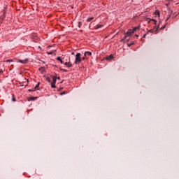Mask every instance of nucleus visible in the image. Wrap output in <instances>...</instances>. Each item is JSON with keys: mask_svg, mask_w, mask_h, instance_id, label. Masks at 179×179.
<instances>
[{"mask_svg": "<svg viewBox=\"0 0 179 179\" xmlns=\"http://www.w3.org/2000/svg\"><path fill=\"white\" fill-rule=\"evenodd\" d=\"M127 41H129V39H128Z\"/></svg>", "mask_w": 179, "mask_h": 179, "instance_id": "obj_30", "label": "nucleus"}, {"mask_svg": "<svg viewBox=\"0 0 179 179\" xmlns=\"http://www.w3.org/2000/svg\"><path fill=\"white\" fill-rule=\"evenodd\" d=\"M57 79H58V80H59V79H60V78H59V77H58V78H57Z\"/></svg>", "mask_w": 179, "mask_h": 179, "instance_id": "obj_28", "label": "nucleus"}, {"mask_svg": "<svg viewBox=\"0 0 179 179\" xmlns=\"http://www.w3.org/2000/svg\"><path fill=\"white\" fill-rule=\"evenodd\" d=\"M64 65L66 66H67V68H72V66H73V65H72V64L71 63V62H66L65 63H64Z\"/></svg>", "mask_w": 179, "mask_h": 179, "instance_id": "obj_5", "label": "nucleus"}, {"mask_svg": "<svg viewBox=\"0 0 179 179\" xmlns=\"http://www.w3.org/2000/svg\"><path fill=\"white\" fill-rule=\"evenodd\" d=\"M132 30H133V31L134 33V31H136V30H139V27H134Z\"/></svg>", "mask_w": 179, "mask_h": 179, "instance_id": "obj_11", "label": "nucleus"}, {"mask_svg": "<svg viewBox=\"0 0 179 179\" xmlns=\"http://www.w3.org/2000/svg\"><path fill=\"white\" fill-rule=\"evenodd\" d=\"M13 101H15V99H13Z\"/></svg>", "mask_w": 179, "mask_h": 179, "instance_id": "obj_29", "label": "nucleus"}, {"mask_svg": "<svg viewBox=\"0 0 179 179\" xmlns=\"http://www.w3.org/2000/svg\"><path fill=\"white\" fill-rule=\"evenodd\" d=\"M165 27H166V26L161 27V30H163V29H164Z\"/></svg>", "mask_w": 179, "mask_h": 179, "instance_id": "obj_22", "label": "nucleus"}, {"mask_svg": "<svg viewBox=\"0 0 179 179\" xmlns=\"http://www.w3.org/2000/svg\"><path fill=\"white\" fill-rule=\"evenodd\" d=\"M3 73V71L2 69L0 70V75H2Z\"/></svg>", "mask_w": 179, "mask_h": 179, "instance_id": "obj_19", "label": "nucleus"}, {"mask_svg": "<svg viewBox=\"0 0 179 179\" xmlns=\"http://www.w3.org/2000/svg\"><path fill=\"white\" fill-rule=\"evenodd\" d=\"M18 62H20L21 64H27V62H29V59H25L24 60H18Z\"/></svg>", "mask_w": 179, "mask_h": 179, "instance_id": "obj_6", "label": "nucleus"}, {"mask_svg": "<svg viewBox=\"0 0 179 179\" xmlns=\"http://www.w3.org/2000/svg\"><path fill=\"white\" fill-rule=\"evenodd\" d=\"M73 54H74V53H73V52H72V55H73Z\"/></svg>", "mask_w": 179, "mask_h": 179, "instance_id": "obj_31", "label": "nucleus"}, {"mask_svg": "<svg viewBox=\"0 0 179 179\" xmlns=\"http://www.w3.org/2000/svg\"><path fill=\"white\" fill-rule=\"evenodd\" d=\"M153 22H155V24H156V23H157V21L155 20H152Z\"/></svg>", "mask_w": 179, "mask_h": 179, "instance_id": "obj_21", "label": "nucleus"}, {"mask_svg": "<svg viewBox=\"0 0 179 179\" xmlns=\"http://www.w3.org/2000/svg\"><path fill=\"white\" fill-rule=\"evenodd\" d=\"M135 36H136V37H139V36H138V35H136V34L135 35Z\"/></svg>", "mask_w": 179, "mask_h": 179, "instance_id": "obj_25", "label": "nucleus"}, {"mask_svg": "<svg viewBox=\"0 0 179 179\" xmlns=\"http://www.w3.org/2000/svg\"><path fill=\"white\" fill-rule=\"evenodd\" d=\"M53 81L51 83V88L55 89L57 87L55 86V83H57V76L52 77Z\"/></svg>", "mask_w": 179, "mask_h": 179, "instance_id": "obj_3", "label": "nucleus"}, {"mask_svg": "<svg viewBox=\"0 0 179 179\" xmlns=\"http://www.w3.org/2000/svg\"><path fill=\"white\" fill-rule=\"evenodd\" d=\"M84 55L85 56V57H90V56H92V52H85V54H84Z\"/></svg>", "mask_w": 179, "mask_h": 179, "instance_id": "obj_8", "label": "nucleus"}, {"mask_svg": "<svg viewBox=\"0 0 179 179\" xmlns=\"http://www.w3.org/2000/svg\"><path fill=\"white\" fill-rule=\"evenodd\" d=\"M143 38H146V34H144L143 36Z\"/></svg>", "mask_w": 179, "mask_h": 179, "instance_id": "obj_23", "label": "nucleus"}, {"mask_svg": "<svg viewBox=\"0 0 179 179\" xmlns=\"http://www.w3.org/2000/svg\"><path fill=\"white\" fill-rule=\"evenodd\" d=\"M31 100H36V98L33 97L31 98Z\"/></svg>", "mask_w": 179, "mask_h": 179, "instance_id": "obj_24", "label": "nucleus"}, {"mask_svg": "<svg viewBox=\"0 0 179 179\" xmlns=\"http://www.w3.org/2000/svg\"><path fill=\"white\" fill-rule=\"evenodd\" d=\"M93 19H94V17H90L87 20V22H91L92 20H93Z\"/></svg>", "mask_w": 179, "mask_h": 179, "instance_id": "obj_12", "label": "nucleus"}, {"mask_svg": "<svg viewBox=\"0 0 179 179\" xmlns=\"http://www.w3.org/2000/svg\"><path fill=\"white\" fill-rule=\"evenodd\" d=\"M50 55L52 54V52H49Z\"/></svg>", "mask_w": 179, "mask_h": 179, "instance_id": "obj_27", "label": "nucleus"}, {"mask_svg": "<svg viewBox=\"0 0 179 179\" xmlns=\"http://www.w3.org/2000/svg\"><path fill=\"white\" fill-rule=\"evenodd\" d=\"M61 94H64V93H62Z\"/></svg>", "mask_w": 179, "mask_h": 179, "instance_id": "obj_32", "label": "nucleus"}, {"mask_svg": "<svg viewBox=\"0 0 179 179\" xmlns=\"http://www.w3.org/2000/svg\"><path fill=\"white\" fill-rule=\"evenodd\" d=\"M131 34H134V31L132 29H129L126 35L124 36V39H122V41H124V40H127V37L128 36H131Z\"/></svg>", "mask_w": 179, "mask_h": 179, "instance_id": "obj_2", "label": "nucleus"}, {"mask_svg": "<svg viewBox=\"0 0 179 179\" xmlns=\"http://www.w3.org/2000/svg\"><path fill=\"white\" fill-rule=\"evenodd\" d=\"M57 61H59V62H61V64H64V61H62V59H61V57H58L57 58Z\"/></svg>", "mask_w": 179, "mask_h": 179, "instance_id": "obj_10", "label": "nucleus"}, {"mask_svg": "<svg viewBox=\"0 0 179 179\" xmlns=\"http://www.w3.org/2000/svg\"><path fill=\"white\" fill-rule=\"evenodd\" d=\"M47 82H51V79L49 77H46Z\"/></svg>", "mask_w": 179, "mask_h": 179, "instance_id": "obj_15", "label": "nucleus"}, {"mask_svg": "<svg viewBox=\"0 0 179 179\" xmlns=\"http://www.w3.org/2000/svg\"><path fill=\"white\" fill-rule=\"evenodd\" d=\"M103 27V24H97L96 27H95L96 30H97V29H100Z\"/></svg>", "mask_w": 179, "mask_h": 179, "instance_id": "obj_9", "label": "nucleus"}, {"mask_svg": "<svg viewBox=\"0 0 179 179\" xmlns=\"http://www.w3.org/2000/svg\"><path fill=\"white\" fill-rule=\"evenodd\" d=\"M132 45H134V43H131L130 44L129 43L127 44L128 47H131Z\"/></svg>", "mask_w": 179, "mask_h": 179, "instance_id": "obj_18", "label": "nucleus"}, {"mask_svg": "<svg viewBox=\"0 0 179 179\" xmlns=\"http://www.w3.org/2000/svg\"><path fill=\"white\" fill-rule=\"evenodd\" d=\"M60 71H63V72H68V70L64 69L62 68H59Z\"/></svg>", "mask_w": 179, "mask_h": 179, "instance_id": "obj_14", "label": "nucleus"}, {"mask_svg": "<svg viewBox=\"0 0 179 179\" xmlns=\"http://www.w3.org/2000/svg\"><path fill=\"white\" fill-rule=\"evenodd\" d=\"M81 56H82V55H80V53H77L76 55V60L74 62V64H76V65H78V64H80V62H82Z\"/></svg>", "mask_w": 179, "mask_h": 179, "instance_id": "obj_1", "label": "nucleus"}, {"mask_svg": "<svg viewBox=\"0 0 179 179\" xmlns=\"http://www.w3.org/2000/svg\"><path fill=\"white\" fill-rule=\"evenodd\" d=\"M12 59H8V60H6V61H4V62H12Z\"/></svg>", "mask_w": 179, "mask_h": 179, "instance_id": "obj_17", "label": "nucleus"}, {"mask_svg": "<svg viewBox=\"0 0 179 179\" xmlns=\"http://www.w3.org/2000/svg\"><path fill=\"white\" fill-rule=\"evenodd\" d=\"M38 86H40V83H38V84L35 87V90H37L38 89Z\"/></svg>", "mask_w": 179, "mask_h": 179, "instance_id": "obj_13", "label": "nucleus"}, {"mask_svg": "<svg viewBox=\"0 0 179 179\" xmlns=\"http://www.w3.org/2000/svg\"><path fill=\"white\" fill-rule=\"evenodd\" d=\"M86 59V56H84L81 58V61H85Z\"/></svg>", "mask_w": 179, "mask_h": 179, "instance_id": "obj_16", "label": "nucleus"}, {"mask_svg": "<svg viewBox=\"0 0 179 179\" xmlns=\"http://www.w3.org/2000/svg\"><path fill=\"white\" fill-rule=\"evenodd\" d=\"M169 19H170V17H169L166 19V20H169Z\"/></svg>", "mask_w": 179, "mask_h": 179, "instance_id": "obj_26", "label": "nucleus"}, {"mask_svg": "<svg viewBox=\"0 0 179 179\" xmlns=\"http://www.w3.org/2000/svg\"><path fill=\"white\" fill-rule=\"evenodd\" d=\"M157 30H159V26L157 27L156 30L150 29L149 31H148V33H155V34H157Z\"/></svg>", "mask_w": 179, "mask_h": 179, "instance_id": "obj_4", "label": "nucleus"}, {"mask_svg": "<svg viewBox=\"0 0 179 179\" xmlns=\"http://www.w3.org/2000/svg\"><path fill=\"white\" fill-rule=\"evenodd\" d=\"M113 58H114V56L113 55H110L106 57V59L107 61H110L111 59H113Z\"/></svg>", "mask_w": 179, "mask_h": 179, "instance_id": "obj_7", "label": "nucleus"}, {"mask_svg": "<svg viewBox=\"0 0 179 179\" xmlns=\"http://www.w3.org/2000/svg\"><path fill=\"white\" fill-rule=\"evenodd\" d=\"M155 13H157L159 16H160V13H159V11L155 12Z\"/></svg>", "mask_w": 179, "mask_h": 179, "instance_id": "obj_20", "label": "nucleus"}]
</instances>
